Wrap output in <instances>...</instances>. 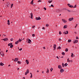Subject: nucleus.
Instances as JSON below:
<instances>
[{
    "label": "nucleus",
    "instance_id": "f257e3e1",
    "mask_svg": "<svg viewBox=\"0 0 79 79\" xmlns=\"http://www.w3.org/2000/svg\"><path fill=\"white\" fill-rule=\"evenodd\" d=\"M27 40H28V42H27V43L28 44H31V43H32V42L31 41V40L30 39H27Z\"/></svg>",
    "mask_w": 79,
    "mask_h": 79
},
{
    "label": "nucleus",
    "instance_id": "f03ea898",
    "mask_svg": "<svg viewBox=\"0 0 79 79\" xmlns=\"http://www.w3.org/2000/svg\"><path fill=\"white\" fill-rule=\"evenodd\" d=\"M73 19H74V18L73 17L69 18V21H73Z\"/></svg>",
    "mask_w": 79,
    "mask_h": 79
},
{
    "label": "nucleus",
    "instance_id": "7ed1b4c3",
    "mask_svg": "<svg viewBox=\"0 0 79 79\" xmlns=\"http://www.w3.org/2000/svg\"><path fill=\"white\" fill-rule=\"evenodd\" d=\"M35 19H36V20H40V19H41V18H40V17H39L38 18L36 17Z\"/></svg>",
    "mask_w": 79,
    "mask_h": 79
},
{
    "label": "nucleus",
    "instance_id": "20e7f679",
    "mask_svg": "<svg viewBox=\"0 0 79 79\" xmlns=\"http://www.w3.org/2000/svg\"><path fill=\"white\" fill-rule=\"evenodd\" d=\"M18 60H19V59L18 58H15L14 61L15 62H16V61H18Z\"/></svg>",
    "mask_w": 79,
    "mask_h": 79
},
{
    "label": "nucleus",
    "instance_id": "39448f33",
    "mask_svg": "<svg viewBox=\"0 0 79 79\" xmlns=\"http://www.w3.org/2000/svg\"><path fill=\"white\" fill-rule=\"evenodd\" d=\"M2 40H4V41H8V38H5L3 39H2Z\"/></svg>",
    "mask_w": 79,
    "mask_h": 79
},
{
    "label": "nucleus",
    "instance_id": "423d86ee",
    "mask_svg": "<svg viewBox=\"0 0 79 79\" xmlns=\"http://www.w3.org/2000/svg\"><path fill=\"white\" fill-rule=\"evenodd\" d=\"M62 21H63V23H65L67 22V21H66V20L63 19H62Z\"/></svg>",
    "mask_w": 79,
    "mask_h": 79
},
{
    "label": "nucleus",
    "instance_id": "0eeeda50",
    "mask_svg": "<svg viewBox=\"0 0 79 79\" xmlns=\"http://www.w3.org/2000/svg\"><path fill=\"white\" fill-rule=\"evenodd\" d=\"M60 11H61L60 9H57L56 10V13H59Z\"/></svg>",
    "mask_w": 79,
    "mask_h": 79
},
{
    "label": "nucleus",
    "instance_id": "6e6552de",
    "mask_svg": "<svg viewBox=\"0 0 79 79\" xmlns=\"http://www.w3.org/2000/svg\"><path fill=\"white\" fill-rule=\"evenodd\" d=\"M63 34H68V31H66L64 32Z\"/></svg>",
    "mask_w": 79,
    "mask_h": 79
},
{
    "label": "nucleus",
    "instance_id": "1a4fd4ad",
    "mask_svg": "<svg viewBox=\"0 0 79 79\" xmlns=\"http://www.w3.org/2000/svg\"><path fill=\"white\" fill-rule=\"evenodd\" d=\"M30 15H31L30 18L33 19V18H32V17H33V14H32V13H31Z\"/></svg>",
    "mask_w": 79,
    "mask_h": 79
},
{
    "label": "nucleus",
    "instance_id": "9d476101",
    "mask_svg": "<svg viewBox=\"0 0 79 79\" xmlns=\"http://www.w3.org/2000/svg\"><path fill=\"white\" fill-rule=\"evenodd\" d=\"M64 70L63 69H61L60 70V73H63V72H64Z\"/></svg>",
    "mask_w": 79,
    "mask_h": 79
},
{
    "label": "nucleus",
    "instance_id": "9b49d317",
    "mask_svg": "<svg viewBox=\"0 0 79 79\" xmlns=\"http://www.w3.org/2000/svg\"><path fill=\"white\" fill-rule=\"evenodd\" d=\"M58 68L59 69H61L62 68V67H61V65H59L58 66Z\"/></svg>",
    "mask_w": 79,
    "mask_h": 79
},
{
    "label": "nucleus",
    "instance_id": "f8f14e48",
    "mask_svg": "<svg viewBox=\"0 0 79 79\" xmlns=\"http://www.w3.org/2000/svg\"><path fill=\"white\" fill-rule=\"evenodd\" d=\"M26 62L27 64H29V60H26Z\"/></svg>",
    "mask_w": 79,
    "mask_h": 79
},
{
    "label": "nucleus",
    "instance_id": "ddd939ff",
    "mask_svg": "<svg viewBox=\"0 0 79 79\" xmlns=\"http://www.w3.org/2000/svg\"><path fill=\"white\" fill-rule=\"evenodd\" d=\"M68 27V25H65L64 26L63 28L64 29H66V28Z\"/></svg>",
    "mask_w": 79,
    "mask_h": 79
},
{
    "label": "nucleus",
    "instance_id": "4468645a",
    "mask_svg": "<svg viewBox=\"0 0 79 79\" xmlns=\"http://www.w3.org/2000/svg\"><path fill=\"white\" fill-rule=\"evenodd\" d=\"M6 6H7V7H9V6H10V3L8 2H7Z\"/></svg>",
    "mask_w": 79,
    "mask_h": 79
},
{
    "label": "nucleus",
    "instance_id": "2eb2a0df",
    "mask_svg": "<svg viewBox=\"0 0 79 79\" xmlns=\"http://www.w3.org/2000/svg\"><path fill=\"white\" fill-rule=\"evenodd\" d=\"M53 48H54V49H56V44H54L53 45Z\"/></svg>",
    "mask_w": 79,
    "mask_h": 79
},
{
    "label": "nucleus",
    "instance_id": "dca6fc26",
    "mask_svg": "<svg viewBox=\"0 0 79 79\" xmlns=\"http://www.w3.org/2000/svg\"><path fill=\"white\" fill-rule=\"evenodd\" d=\"M7 24L8 25H10V20H8L7 21Z\"/></svg>",
    "mask_w": 79,
    "mask_h": 79
},
{
    "label": "nucleus",
    "instance_id": "f3484780",
    "mask_svg": "<svg viewBox=\"0 0 79 79\" xmlns=\"http://www.w3.org/2000/svg\"><path fill=\"white\" fill-rule=\"evenodd\" d=\"M4 65V64L2 62H1L0 63V66H3Z\"/></svg>",
    "mask_w": 79,
    "mask_h": 79
},
{
    "label": "nucleus",
    "instance_id": "a211bd4d",
    "mask_svg": "<svg viewBox=\"0 0 79 79\" xmlns=\"http://www.w3.org/2000/svg\"><path fill=\"white\" fill-rule=\"evenodd\" d=\"M33 2H34V0H32L31 2H30V4H31V5H33V4H34Z\"/></svg>",
    "mask_w": 79,
    "mask_h": 79
},
{
    "label": "nucleus",
    "instance_id": "6ab92c4d",
    "mask_svg": "<svg viewBox=\"0 0 79 79\" xmlns=\"http://www.w3.org/2000/svg\"><path fill=\"white\" fill-rule=\"evenodd\" d=\"M21 39H19V40H18V41H19V42H21V41H22V38H21Z\"/></svg>",
    "mask_w": 79,
    "mask_h": 79
},
{
    "label": "nucleus",
    "instance_id": "aec40b11",
    "mask_svg": "<svg viewBox=\"0 0 79 79\" xmlns=\"http://www.w3.org/2000/svg\"><path fill=\"white\" fill-rule=\"evenodd\" d=\"M12 43H10L8 44V46H11V45H12Z\"/></svg>",
    "mask_w": 79,
    "mask_h": 79
},
{
    "label": "nucleus",
    "instance_id": "412c9836",
    "mask_svg": "<svg viewBox=\"0 0 79 79\" xmlns=\"http://www.w3.org/2000/svg\"><path fill=\"white\" fill-rule=\"evenodd\" d=\"M76 40H74L73 42V44H76Z\"/></svg>",
    "mask_w": 79,
    "mask_h": 79
},
{
    "label": "nucleus",
    "instance_id": "4be33fe9",
    "mask_svg": "<svg viewBox=\"0 0 79 79\" xmlns=\"http://www.w3.org/2000/svg\"><path fill=\"white\" fill-rule=\"evenodd\" d=\"M19 44V41H16L15 43V44Z\"/></svg>",
    "mask_w": 79,
    "mask_h": 79
},
{
    "label": "nucleus",
    "instance_id": "5701e85b",
    "mask_svg": "<svg viewBox=\"0 0 79 79\" xmlns=\"http://www.w3.org/2000/svg\"><path fill=\"white\" fill-rule=\"evenodd\" d=\"M68 42L69 43V42H71V40H69L68 41Z\"/></svg>",
    "mask_w": 79,
    "mask_h": 79
},
{
    "label": "nucleus",
    "instance_id": "b1692460",
    "mask_svg": "<svg viewBox=\"0 0 79 79\" xmlns=\"http://www.w3.org/2000/svg\"><path fill=\"white\" fill-rule=\"evenodd\" d=\"M71 54V56L72 58H73V56H74V54H73V53H72Z\"/></svg>",
    "mask_w": 79,
    "mask_h": 79
},
{
    "label": "nucleus",
    "instance_id": "393cba45",
    "mask_svg": "<svg viewBox=\"0 0 79 79\" xmlns=\"http://www.w3.org/2000/svg\"><path fill=\"white\" fill-rule=\"evenodd\" d=\"M65 52H68V48H66L65 49Z\"/></svg>",
    "mask_w": 79,
    "mask_h": 79
},
{
    "label": "nucleus",
    "instance_id": "a878e982",
    "mask_svg": "<svg viewBox=\"0 0 79 79\" xmlns=\"http://www.w3.org/2000/svg\"><path fill=\"white\" fill-rule=\"evenodd\" d=\"M26 72L27 73H29V69H27V70Z\"/></svg>",
    "mask_w": 79,
    "mask_h": 79
},
{
    "label": "nucleus",
    "instance_id": "bb28decb",
    "mask_svg": "<svg viewBox=\"0 0 79 79\" xmlns=\"http://www.w3.org/2000/svg\"><path fill=\"white\" fill-rule=\"evenodd\" d=\"M47 71H46V73H49V70L48 69H47Z\"/></svg>",
    "mask_w": 79,
    "mask_h": 79
},
{
    "label": "nucleus",
    "instance_id": "cd10ccee",
    "mask_svg": "<svg viewBox=\"0 0 79 79\" xmlns=\"http://www.w3.org/2000/svg\"><path fill=\"white\" fill-rule=\"evenodd\" d=\"M17 63L18 64H21V62L20 61H17Z\"/></svg>",
    "mask_w": 79,
    "mask_h": 79
},
{
    "label": "nucleus",
    "instance_id": "c85d7f7f",
    "mask_svg": "<svg viewBox=\"0 0 79 79\" xmlns=\"http://www.w3.org/2000/svg\"><path fill=\"white\" fill-rule=\"evenodd\" d=\"M61 49V47H60V46H59V47L57 48V50H58V49Z\"/></svg>",
    "mask_w": 79,
    "mask_h": 79
},
{
    "label": "nucleus",
    "instance_id": "c756f323",
    "mask_svg": "<svg viewBox=\"0 0 79 79\" xmlns=\"http://www.w3.org/2000/svg\"><path fill=\"white\" fill-rule=\"evenodd\" d=\"M10 48H13V45L12 44L10 47Z\"/></svg>",
    "mask_w": 79,
    "mask_h": 79
},
{
    "label": "nucleus",
    "instance_id": "7c9ffc66",
    "mask_svg": "<svg viewBox=\"0 0 79 79\" xmlns=\"http://www.w3.org/2000/svg\"><path fill=\"white\" fill-rule=\"evenodd\" d=\"M70 60H69V59L68 58L67 59V62H69H69H70Z\"/></svg>",
    "mask_w": 79,
    "mask_h": 79
},
{
    "label": "nucleus",
    "instance_id": "2f4dec72",
    "mask_svg": "<svg viewBox=\"0 0 79 79\" xmlns=\"http://www.w3.org/2000/svg\"><path fill=\"white\" fill-rule=\"evenodd\" d=\"M67 65H68V64L67 63L65 64H64V66H67Z\"/></svg>",
    "mask_w": 79,
    "mask_h": 79
},
{
    "label": "nucleus",
    "instance_id": "473e14b6",
    "mask_svg": "<svg viewBox=\"0 0 79 79\" xmlns=\"http://www.w3.org/2000/svg\"><path fill=\"white\" fill-rule=\"evenodd\" d=\"M28 73H27V72H25V75L26 76V75H27V74H28Z\"/></svg>",
    "mask_w": 79,
    "mask_h": 79
},
{
    "label": "nucleus",
    "instance_id": "72a5a7b5",
    "mask_svg": "<svg viewBox=\"0 0 79 79\" xmlns=\"http://www.w3.org/2000/svg\"><path fill=\"white\" fill-rule=\"evenodd\" d=\"M32 36L33 37H35V35L34 34H33L32 35Z\"/></svg>",
    "mask_w": 79,
    "mask_h": 79
},
{
    "label": "nucleus",
    "instance_id": "f704fd0d",
    "mask_svg": "<svg viewBox=\"0 0 79 79\" xmlns=\"http://www.w3.org/2000/svg\"><path fill=\"white\" fill-rule=\"evenodd\" d=\"M62 55H65V53L63 52H62Z\"/></svg>",
    "mask_w": 79,
    "mask_h": 79
},
{
    "label": "nucleus",
    "instance_id": "c9c22d12",
    "mask_svg": "<svg viewBox=\"0 0 79 79\" xmlns=\"http://www.w3.org/2000/svg\"><path fill=\"white\" fill-rule=\"evenodd\" d=\"M62 67H63V68H64V63H62Z\"/></svg>",
    "mask_w": 79,
    "mask_h": 79
},
{
    "label": "nucleus",
    "instance_id": "e433bc0d",
    "mask_svg": "<svg viewBox=\"0 0 79 79\" xmlns=\"http://www.w3.org/2000/svg\"><path fill=\"white\" fill-rule=\"evenodd\" d=\"M0 54L1 55V56H4V54H2L1 53H0Z\"/></svg>",
    "mask_w": 79,
    "mask_h": 79
},
{
    "label": "nucleus",
    "instance_id": "4c0bfd02",
    "mask_svg": "<svg viewBox=\"0 0 79 79\" xmlns=\"http://www.w3.org/2000/svg\"><path fill=\"white\" fill-rule=\"evenodd\" d=\"M23 50V48H21L20 49H19V51H21V50Z\"/></svg>",
    "mask_w": 79,
    "mask_h": 79
},
{
    "label": "nucleus",
    "instance_id": "58836bf2",
    "mask_svg": "<svg viewBox=\"0 0 79 79\" xmlns=\"http://www.w3.org/2000/svg\"><path fill=\"white\" fill-rule=\"evenodd\" d=\"M69 7L70 8H73V6L70 5Z\"/></svg>",
    "mask_w": 79,
    "mask_h": 79
},
{
    "label": "nucleus",
    "instance_id": "ea45409f",
    "mask_svg": "<svg viewBox=\"0 0 79 79\" xmlns=\"http://www.w3.org/2000/svg\"><path fill=\"white\" fill-rule=\"evenodd\" d=\"M77 5H75L73 7V8H76L77 7Z\"/></svg>",
    "mask_w": 79,
    "mask_h": 79
},
{
    "label": "nucleus",
    "instance_id": "a19ab883",
    "mask_svg": "<svg viewBox=\"0 0 79 79\" xmlns=\"http://www.w3.org/2000/svg\"><path fill=\"white\" fill-rule=\"evenodd\" d=\"M13 4H11V8H12V7H13Z\"/></svg>",
    "mask_w": 79,
    "mask_h": 79
},
{
    "label": "nucleus",
    "instance_id": "79ce46f5",
    "mask_svg": "<svg viewBox=\"0 0 79 79\" xmlns=\"http://www.w3.org/2000/svg\"><path fill=\"white\" fill-rule=\"evenodd\" d=\"M53 69L52 68H51V69H50V70L51 71V72L52 71V70Z\"/></svg>",
    "mask_w": 79,
    "mask_h": 79
},
{
    "label": "nucleus",
    "instance_id": "37998d69",
    "mask_svg": "<svg viewBox=\"0 0 79 79\" xmlns=\"http://www.w3.org/2000/svg\"><path fill=\"white\" fill-rule=\"evenodd\" d=\"M61 32L60 31L59 32V34L60 35H61Z\"/></svg>",
    "mask_w": 79,
    "mask_h": 79
},
{
    "label": "nucleus",
    "instance_id": "c03bdc74",
    "mask_svg": "<svg viewBox=\"0 0 79 79\" xmlns=\"http://www.w3.org/2000/svg\"><path fill=\"white\" fill-rule=\"evenodd\" d=\"M68 5L69 6V7H70L71 5L69 4H68Z\"/></svg>",
    "mask_w": 79,
    "mask_h": 79
},
{
    "label": "nucleus",
    "instance_id": "a18cd8bd",
    "mask_svg": "<svg viewBox=\"0 0 79 79\" xmlns=\"http://www.w3.org/2000/svg\"><path fill=\"white\" fill-rule=\"evenodd\" d=\"M44 9L45 11L47 10V9L45 7H44Z\"/></svg>",
    "mask_w": 79,
    "mask_h": 79
},
{
    "label": "nucleus",
    "instance_id": "49530a36",
    "mask_svg": "<svg viewBox=\"0 0 79 79\" xmlns=\"http://www.w3.org/2000/svg\"><path fill=\"white\" fill-rule=\"evenodd\" d=\"M76 39H79V38L77 36H76Z\"/></svg>",
    "mask_w": 79,
    "mask_h": 79
},
{
    "label": "nucleus",
    "instance_id": "de8ad7c7",
    "mask_svg": "<svg viewBox=\"0 0 79 79\" xmlns=\"http://www.w3.org/2000/svg\"><path fill=\"white\" fill-rule=\"evenodd\" d=\"M49 26V25H48V24H47L46 25V26L47 27H48Z\"/></svg>",
    "mask_w": 79,
    "mask_h": 79
},
{
    "label": "nucleus",
    "instance_id": "09e8293b",
    "mask_svg": "<svg viewBox=\"0 0 79 79\" xmlns=\"http://www.w3.org/2000/svg\"><path fill=\"white\" fill-rule=\"evenodd\" d=\"M13 38L10 39L11 41H13Z\"/></svg>",
    "mask_w": 79,
    "mask_h": 79
},
{
    "label": "nucleus",
    "instance_id": "8fccbe9b",
    "mask_svg": "<svg viewBox=\"0 0 79 79\" xmlns=\"http://www.w3.org/2000/svg\"><path fill=\"white\" fill-rule=\"evenodd\" d=\"M30 78H32V75H31V76L30 77Z\"/></svg>",
    "mask_w": 79,
    "mask_h": 79
},
{
    "label": "nucleus",
    "instance_id": "3c124183",
    "mask_svg": "<svg viewBox=\"0 0 79 79\" xmlns=\"http://www.w3.org/2000/svg\"><path fill=\"white\" fill-rule=\"evenodd\" d=\"M77 24H76V26L75 27V28H76V27H77Z\"/></svg>",
    "mask_w": 79,
    "mask_h": 79
},
{
    "label": "nucleus",
    "instance_id": "603ef678",
    "mask_svg": "<svg viewBox=\"0 0 79 79\" xmlns=\"http://www.w3.org/2000/svg\"><path fill=\"white\" fill-rule=\"evenodd\" d=\"M42 2V1L40 0H39L38 1V2Z\"/></svg>",
    "mask_w": 79,
    "mask_h": 79
},
{
    "label": "nucleus",
    "instance_id": "864d4df0",
    "mask_svg": "<svg viewBox=\"0 0 79 79\" xmlns=\"http://www.w3.org/2000/svg\"><path fill=\"white\" fill-rule=\"evenodd\" d=\"M35 27V26H33L32 27V28H34V27Z\"/></svg>",
    "mask_w": 79,
    "mask_h": 79
},
{
    "label": "nucleus",
    "instance_id": "5fc2aeb1",
    "mask_svg": "<svg viewBox=\"0 0 79 79\" xmlns=\"http://www.w3.org/2000/svg\"><path fill=\"white\" fill-rule=\"evenodd\" d=\"M59 41H60V40H61V38H59Z\"/></svg>",
    "mask_w": 79,
    "mask_h": 79
},
{
    "label": "nucleus",
    "instance_id": "6e6d98bb",
    "mask_svg": "<svg viewBox=\"0 0 79 79\" xmlns=\"http://www.w3.org/2000/svg\"><path fill=\"white\" fill-rule=\"evenodd\" d=\"M51 6H52V7H54V6H53V5H51Z\"/></svg>",
    "mask_w": 79,
    "mask_h": 79
},
{
    "label": "nucleus",
    "instance_id": "4d7b16f0",
    "mask_svg": "<svg viewBox=\"0 0 79 79\" xmlns=\"http://www.w3.org/2000/svg\"><path fill=\"white\" fill-rule=\"evenodd\" d=\"M56 58H57L58 60H59V57L58 56H57Z\"/></svg>",
    "mask_w": 79,
    "mask_h": 79
},
{
    "label": "nucleus",
    "instance_id": "13d9d810",
    "mask_svg": "<svg viewBox=\"0 0 79 79\" xmlns=\"http://www.w3.org/2000/svg\"><path fill=\"white\" fill-rule=\"evenodd\" d=\"M76 43H77L78 42V40H76Z\"/></svg>",
    "mask_w": 79,
    "mask_h": 79
},
{
    "label": "nucleus",
    "instance_id": "bf43d9fd",
    "mask_svg": "<svg viewBox=\"0 0 79 79\" xmlns=\"http://www.w3.org/2000/svg\"><path fill=\"white\" fill-rule=\"evenodd\" d=\"M70 62H71V63H72V62H73V60H70Z\"/></svg>",
    "mask_w": 79,
    "mask_h": 79
},
{
    "label": "nucleus",
    "instance_id": "052dcab7",
    "mask_svg": "<svg viewBox=\"0 0 79 79\" xmlns=\"http://www.w3.org/2000/svg\"><path fill=\"white\" fill-rule=\"evenodd\" d=\"M67 10V11H68L69 12H71V11L70 10Z\"/></svg>",
    "mask_w": 79,
    "mask_h": 79
},
{
    "label": "nucleus",
    "instance_id": "680f3d73",
    "mask_svg": "<svg viewBox=\"0 0 79 79\" xmlns=\"http://www.w3.org/2000/svg\"><path fill=\"white\" fill-rule=\"evenodd\" d=\"M48 3H51L50 1H48Z\"/></svg>",
    "mask_w": 79,
    "mask_h": 79
},
{
    "label": "nucleus",
    "instance_id": "e2e57ef3",
    "mask_svg": "<svg viewBox=\"0 0 79 79\" xmlns=\"http://www.w3.org/2000/svg\"><path fill=\"white\" fill-rule=\"evenodd\" d=\"M67 72H68V71H69V70L68 69H67Z\"/></svg>",
    "mask_w": 79,
    "mask_h": 79
},
{
    "label": "nucleus",
    "instance_id": "0e129e2a",
    "mask_svg": "<svg viewBox=\"0 0 79 79\" xmlns=\"http://www.w3.org/2000/svg\"><path fill=\"white\" fill-rule=\"evenodd\" d=\"M42 29H45V27H43L42 28Z\"/></svg>",
    "mask_w": 79,
    "mask_h": 79
},
{
    "label": "nucleus",
    "instance_id": "69168bd1",
    "mask_svg": "<svg viewBox=\"0 0 79 79\" xmlns=\"http://www.w3.org/2000/svg\"><path fill=\"white\" fill-rule=\"evenodd\" d=\"M74 33L75 34H77V32H74Z\"/></svg>",
    "mask_w": 79,
    "mask_h": 79
},
{
    "label": "nucleus",
    "instance_id": "338daca9",
    "mask_svg": "<svg viewBox=\"0 0 79 79\" xmlns=\"http://www.w3.org/2000/svg\"><path fill=\"white\" fill-rule=\"evenodd\" d=\"M44 49H45V47H43Z\"/></svg>",
    "mask_w": 79,
    "mask_h": 79
},
{
    "label": "nucleus",
    "instance_id": "774afa93",
    "mask_svg": "<svg viewBox=\"0 0 79 79\" xmlns=\"http://www.w3.org/2000/svg\"><path fill=\"white\" fill-rule=\"evenodd\" d=\"M55 50H56V48H54V49H53V50H54V51H55Z\"/></svg>",
    "mask_w": 79,
    "mask_h": 79
}]
</instances>
